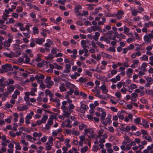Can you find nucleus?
Wrapping results in <instances>:
<instances>
[{
    "mask_svg": "<svg viewBox=\"0 0 153 153\" xmlns=\"http://www.w3.org/2000/svg\"><path fill=\"white\" fill-rule=\"evenodd\" d=\"M2 69L0 70V72L3 73L4 72H7L10 70L12 71L13 69L12 65L9 64H6L1 66Z\"/></svg>",
    "mask_w": 153,
    "mask_h": 153,
    "instance_id": "f257e3e1",
    "label": "nucleus"
},
{
    "mask_svg": "<svg viewBox=\"0 0 153 153\" xmlns=\"http://www.w3.org/2000/svg\"><path fill=\"white\" fill-rule=\"evenodd\" d=\"M81 108L80 109V112L82 113H85V110L88 108V107L87 105L85 104L82 103V102H80Z\"/></svg>",
    "mask_w": 153,
    "mask_h": 153,
    "instance_id": "f03ea898",
    "label": "nucleus"
},
{
    "mask_svg": "<svg viewBox=\"0 0 153 153\" xmlns=\"http://www.w3.org/2000/svg\"><path fill=\"white\" fill-rule=\"evenodd\" d=\"M130 10L131 12V15L134 16H136L137 15L138 13H141V12L138 10L137 9L133 8V7H131Z\"/></svg>",
    "mask_w": 153,
    "mask_h": 153,
    "instance_id": "7ed1b4c3",
    "label": "nucleus"
},
{
    "mask_svg": "<svg viewBox=\"0 0 153 153\" xmlns=\"http://www.w3.org/2000/svg\"><path fill=\"white\" fill-rule=\"evenodd\" d=\"M35 40V43L39 45H41L42 44V43L44 42L45 41V39L41 38L40 39L38 38H36Z\"/></svg>",
    "mask_w": 153,
    "mask_h": 153,
    "instance_id": "20e7f679",
    "label": "nucleus"
},
{
    "mask_svg": "<svg viewBox=\"0 0 153 153\" xmlns=\"http://www.w3.org/2000/svg\"><path fill=\"white\" fill-rule=\"evenodd\" d=\"M45 82L47 84L46 85V87L48 88H50L53 84L54 82L53 81H48L46 80H45Z\"/></svg>",
    "mask_w": 153,
    "mask_h": 153,
    "instance_id": "39448f33",
    "label": "nucleus"
},
{
    "mask_svg": "<svg viewBox=\"0 0 153 153\" xmlns=\"http://www.w3.org/2000/svg\"><path fill=\"white\" fill-rule=\"evenodd\" d=\"M112 123V121L110 118H108L107 117L105 121L103 120L102 122V123L105 126H106L107 124L108 123L109 125H110Z\"/></svg>",
    "mask_w": 153,
    "mask_h": 153,
    "instance_id": "423d86ee",
    "label": "nucleus"
},
{
    "mask_svg": "<svg viewBox=\"0 0 153 153\" xmlns=\"http://www.w3.org/2000/svg\"><path fill=\"white\" fill-rule=\"evenodd\" d=\"M15 88V86L13 85H12L7 87V89L9 94H10L12 92H13Z\"/></svg>",
    "mask_w": 153,
    "mask_h": 153,
    "instance_id": "0eeeda50",
    "label": "nucleus"
},
{
    "mask_svg": "<svg viewBox=\"0 0 153 153\" xmlns=\"http://www.w3.org/2000/svg\"><path fill=\"white\" fill-rule=\"evenodd\" d=\"M142 122L143 124H140L142 125L145 128H148L149 126L148 124V122L146 120L144 119H142Z\"/></svg>",
    "mask_w": 153,
    "mask_h": 153,
    "instance_id": "6e6552de",
    "label": "nucleus"
},
{
    "mask_svg": "<svg viewBox=\"0 0 153 153\" xmlns=\"http://www.w3.org/2000/svg\"><path fill=\"white\" fill-rule=\"evenodd\" d=\"M102 10V8L101 7H99L97 8H95L94 10V11H93L92 13L94 15H96L99 11V10Z\"/></svg>",
    "mask_w": 153,
    "mask_h": 153,
    "instance_id": "1a4fd4ad",
    "label": "nucleus"
},
{
    "mask_svg": "<svg viewBox=\"0 0 153 153\" xmlns=\"http://www.w3.org/2000/svg\"><path fill=\"white\" fill-rule=\"evenodd\" d=\"M100 36V34L98 32H96L95 33V35L93 37L94 39L96 41H97L99 39V37Z\"/></svg>",
    "mask_w": 153,
    "mask_h": 153,
    "instance_id": "9d476101",
    "label": "nucleus"
},
{
    "mask_svg": "<svg viewBox=\"0 0 153 153\" xmlns=\"http://www.w3.org/2000/svg\"><path fill=\"white\" fill-rule=\"evenodd\" d=\"M48 119V117L46 115H44L41 120L42 123H46V120Z\"/></svg>",
    "mask_w": 153,
    "mask_h": 153,
    "instance_id": "9b49d317",
    "label": "nucleus"
},
{
    "mask_svg": "<svg viewBox=\"0 0 153 153\" xmlns=\"http://www.w3.org/2000/svg\"><path fill=\"white\" fill-rule=\"evenodd\" d=\"M144 41L146 42H149L151 41V40L149 38L148 35H145L143 37Z\"/></svg>",
    "mask_w": 153,
    "mask_h": 153,
    "instance_id": "f8f14e48",
    "label": "nucleus"
},
{
    "mask_svg": "<svg viewBox=\"0 0 153 153\" xmlns=\"http://www.w3.org/2000/svg\"><path fill=\"white\" fill-rule=\"evenodd\" d=\"M127 1L129 2L133 3L134 1L135 4L137 5H138L139 6H141L142 5V4L140 2L136 1L135 0L133 1V0H127Z\"/></svg>",
    "mask_w": 153,
    "mask_h": 153,
    "instance_id": "ddd939ff",
    "label": "nucleus"
},
{
    "mask_svg": "<svg viewBox=\"0 0 153 153\" xmlns=\"http://www.w3.org/2000/svg\"><path fill=\"white\" fill-rule=\"evenodd\" d=\"M5 82L7 83V85H9L10 84H14V81L13 79H9V82H8L7 81H6Z\"/></svg>",
    "mask_w": 153,
    "mask_h": 153,
    "instance_id": "4468645a",
    "label": "nucleus"
},
{
    "mask_svg": "<svg viewBox=\"0 0 153 153\" xmlns=\"http://www.w3.org/2000/svg\"><path fill=\"white\" fill-rule=\"evenodd\" d=\"M53 65H54L55 68L57 69H58V70H59V69H62L63 68L62 66H61V65H59L57 64L56 63H54Z\"/></svg>",
    "mask_w": 153,
    "mask_h": 153,
    "instance_id": "2eb2a0df",
    "label": "nucleus"
},
{
    "mask_svg": "<svg viewBox=\"0 0 153 153\" xmlns=\"http://www.w3.org/2000/svg\"><path fill=\"white\" fill-rule=\"evenodd\" d=\"M54 118V117L51 118H49L48 119V120L47 122V124L48 125L50 126H51L53 125V120L52 119Z\"/></svg>",
    "mask_w": 153,
    "mask_h": 153,
    "instance_id": "dca6fc26",
    "label": "nucleus"
},
{
    "mask_svg": "<svg viewBox=\"0 0 153 153\" xmlns=\"http://www.w3.org/2000/svg\"><path fill=\"white\" fill-rule=\"evenodd\" d=\"M146 80L148 83H149L150 85H151L153 82V79L151 77H148L146 78Z\"/></svg>",
    "mask_w": 153,
    "mask_h": 153,
    "instance_id": "f3484780",
    "label": "nucleus"
},
{
    "mask_svg": "<svg viewBox=\"0 0 153 153\" xmlns=\"http://www.w3.org/2000/svg\"><path fill=\"white\" fill-rule=\"evenodd\" d=\"M106 115V114L105 112H103L101 113V116L100 117V118L102 121L105 120Z\"/></svg>",
    "mask_w": 153,
    "mask_h": 153,
    "instance_id": "a211bd4d",
    "label": "nucleus"
},
{
    "mask_svg": "<svg viewBox=\"0 0 153 153\" xmlns=\"http://www.w3.org/2000/svg\"><path fill=\"white\" fill-rule=\"evenodd\" d=\"M86 127V126L83 124V123H81V124L79 125V129L80 130H82L85 127Z\"/></svg>",
    "mask_w": 153,
    "mask_h": 153,
    "instance_id": "6ab92c4d",
    "label": "nucleus"
},
{
    "mask_svg": "<svg viewBox=\"0 0 153 153\" xmlns=\"http://www.w3.org/2000/svg\"><path fill=\"white\" fill-rule=\"evenodd\" d=\"M79 95L83 97L84 99L87 98V95L82 91H81L80 92Z\"/></svg>",
    "mask_w": 153,
    "mask_h": 153,
    "instance_id": "aec40b11",
    "label": "nucleus"
},
{
    "mask_svg": "<svg viewBox=\"0 0 153 153\" xmlns=\"http://www.w3.org/2000/svg\"><path fill=\"white\" fill-rule=\"evenodd\" d=\"M93 148L94 149L92 150L94 152H97L98 150H100V148L99 147L98 145H94Z\"/></svg>",
    "mask_w": 153,
    "mask_h": 153,
    "instance_id": "412c9836",
    "label": "nucleus"
},
{
    "mask_svg": "<svg viewBox=\"0 0 153 153\" xmlns=\"http://www.w3.org/2000/svg\"><path fill=\"white\" fill-rule=\"evenodd\" d=\"M88 147L85 146L83 148L81 149V152L82 153H85L88 150Z\"/></svg>",
    "mask_w": 153,
    "mask_h": 153,
    "instance_id": "4be33fe9",
    "label": "nucleus"
},
{
    "mask_svg": "<svg viewBox=\"0 0 153 153\" xmlns=\"http://www.w3.org/2000/svg\"><path fill=\"white\" fill-rule=\"evenodd\" d=\"M72 134L74 135L78 136L79 135L80 132L79 131L74 130L72 131Z\"/></svg>",
    "mask_w": 153,
    "mask_h": 153,
    "instance_id": "5701e85b",
    "label": "nucleus"
},
{
    "mask_svg": "<svg viewBox=\"0 0 153 153\" xmlns=\"http://www.w3.org/2000/svg\"><path fill=\"white\" fill-rule=\"evenodd\" d=\"M74 105L73 104H70L68 105L69 110L71 112H72L73 111L71 110L74 109Z\"/></svg>",
    "mask_w": 153,
    "mask_h": 153,
    "instance_id": "b1692460",
    "label": "nucleus"
},
{
    "mask_svg": "<svg viewBox=\"0 0 153 153\" xmlns=\"http://www.w3.org/2000/svg\"><path fill=\"white\" fill-rule=\"evenodd\" d=\"M124 82H120L117 83V87L118 89H120L122 87L123 83H124Z\"/></svg>",
    "mask_w": 153,
    "mask_h": 153,
    "instance_id": "393cba45",
    "label": "nucleus"
},
{
    "mask_svg": "<svg viewBox=\"0 0 153 153\" xmlns=\"http://www.w3.org/2000/svg\"><path fill=\"white\" fill-rule=\"evenodd\" d=\"M1 78L0 79V85H2V84L4 83L6 81V79L1 76Z\"/></svg>",
    "mask_w": 153,
    "mask_h": 153,
    "instance_id": "a878e982",
    "label": "nucleus"
},
{
    "mask_svg": "<svg viewBox=\"0 0 153 153\" xmlns=\"http://www.w3.org/2000/svg\"><path fill=\"white\" fill-rule=\"evenodd\" d=\"M74 91V89L72 88H70L69 89V91L67 92V94L69 95H71L73 94Z\"/></svg>",
    "mask_w": 153,
    "mask_h": 153,
    "instance_id": "bb28decb",
    "label": "nucleus"
},
{
    "mask_svg": "<svg viewBox=\"0 0 153 153\" xmlns=\"http://www.w3.org/2000/svg\"><path fill=\"white\" fill-rule=\"evenodd\" d=\"M23 9L22 7L21 6H18L16 9V11L18 13L22 12L23 11Z\"/></svg>",
    "mask_w": 153,
    "mask_h": 153,
    "instance_id": "cd10ccee",
    "label": "nucleus"
},
{
    "mask_svg": "<svg viewBox=\"0 0 153 153\" xmlns=\"http://www.w3.org/2000/svg\"><path fill=\"white\" fill-rule=\"evenodd\" d=\"M33 32L34 33L38 34L39 33V31H38V29L36 27H33Z\"/></svg>",
    "mask_w": 153,
    "mask_h": 153,
    "instance_id": "c85d7f7f",
    "label": "nucleus"
},
{
    "mask_svg": "<svg viewBox=\"0 0 153 153\" xmlns=\"http://www.w3.org/2000/svg\"><path fill=\"white\" fill-rule=\"evenodd\" d=\"M15 51H16V53H17L18 55H20L21 54V49L20 48H18L15 49Z\"/></svg>",
    "mask_w": 153,
    "mask_h": 153,
    "instance_id": "c756f323",
    "label": "nucleus"
},
{
    "mask_svg": "<svg viewBox=\"0 0 153 153\" xmlns=\"http://www.w3.org/2000/svg\"><path fill=\"white\" fill-rule=\"evenodd\" d=\"M131 98L135 99L138 96V94L136 93H133L131 94Z\"/></svg>",
    "mask_w": 153,
    "mask_h": 153,
    "instance_id": "7c9ffc66",
    "label": "nucleus"
},
{
    "mask_svg": "<svg viewBox=\"0 0 153 153\" xmlns=\"http://www.w3.org/2000/svg\"><path fill=\"white\" fill-rule=\"evenodd\" d=\"M124 33L126 34H127L128 33L129 31V29L127 27H126L125 26H124Z\"/></svg>",
    "mask_w": 153,
    "mask_h": 153,
    "instance_id": "2f4dec72",
    "label": "nucleus"
},
{
    "mask_svg": "<svg viewBox=\"0 0 153 153\" xmlns=\"http://www.w3.org/2000/svg\"><path fill=\"white\" fill-rule=\"evenodd\" d=\"M3 55L7 57H9L10 58H13V56H12L11 53H8L7 52H4L3 53Z\"/></svg>",
    "mask_w": 153,
    "mask_h": 153,
    "instance_id": "473e14b6",
    "label": "nucleus"
},
{
    "mask_svg": "<svg viewBox=\"0 0 153 153\" xmlns=\"http://www.w3.org/2000/svg\"><path fill=\"white\" fill-rule=\"evenodd\" d=\"M104 56L105 58L109 59H111L112 58V56L109 54H107L105 53H104Z\"/></svg>",
    "mask_w": 153,
    "mask_h": 153,
    "instance_id": "72a5a7b5",
    "label": "nucleus"
},
{
    "mask_svg": "<svg viewBox=\"0 0 153 153\" xmlns=\"http://www.w3.org/2000/svg\"><path fill=\"white\" fill-rule=\"evenodd\" d=\"M115 95L117 97V98L119 99H121L122 97V96L121 95V94L120 92H117L115 93Z\"/></svg>",
    "mask_w": 153,
    "mask_h": 153,
    "instance_id": "f704fd0d",
    "label": "nucleus"
},
{
    "mask_svg": "<svg viewBox=\"0 0 153 153\" xmlns=\"http://www.w3.org/2000/svg\"><path fill=\"white\" fill-rule=\"evenodd\" d=\"M55 145V147L57 148H59L60 147V144L59 143V141H56L54 143Z\"/></svg>",
    "mask_w": 153,
    "mask_h": 153,
    "instance_id": "c9c22d12",
    "label": "nucleus"
},
{
    "mask_svg": "<svg viewBox=\"0 0 153 153\" xmlns=\"http://www.w3.org/2000/svg\"><path fill=\"white\" fill-rule=\"evenodd\" d=\"M145 139L148 141L151 142L152 141L151 137L150 136H146L144 137Z\"/></svg>",
    "mask_w": 153,
    "mask_h": 153,
    "instance_id": "e433bc0d",
    "label": "nucleus"
},
{
    "mask_svg": "<svg viewBox=\"0 0 153 153\" xmlns=\"http://www.w3.org/2000/svg\"><path fill=\"white\" fill-rule=\"evenodd\" d=\"M95 84H96V85H97V86L95 87V88L97 89V88H99V86H98L100 84V81L97 80H96L95 82Z\"/></svg>",
    "mask_w": 153,
    "mask_h": 153,
    "instance_id": "4c0bfd02",
    "label": "nucleus"
},
{
    "mask_svg": "<svg viewBox=\"0 0 153 153\" xmlns=\"http://www.w3.org/2000/svg\"><path fill=\"white\" fill-rule=\"evenodd\" d=\"M4 47H9L10 46V44L6 41L4 42Z\"/></svg>",
    "mask_w": 153,
    "mask_h": 153,
    "instance_id": "58836bf2",
    "label": "nucleus"
},
{
    "mask_svg": "<svg viewBox=\"0 0 153 153\" xmlns=\"http://www.w3.org/2000/svg\"><path fill=\"white\" fill-rule=\"evenodd\" d=\"M126 48L128 50H130L133 49L134 48V46L133 45L130 44L129 45V46H128Z\"/></svg>",
    "mask_w": 153,
    "mask_h": 153,
    "instance_id": "ea45409f",
    "label": "nucleus"
},
{
    "mask_svg": "<svg viewBox=\"0 0 153 153\" xmlns=\"http://www.w3.org/2000/svg\"><path fill=\"white\" fill-rule=\"evenodd\" d=\"M20 142L22 143L23 145H25L26 146L28 145V142H26L25 140L23 139H22L20 140Z\"/></svg>",
    "mask_w": 153,
    "mask_h": 153,
    "instance_id": "a19ab883",
    "label": "nucleus"
},
{
    "mask_svg": "<svg viewBox=\"0 0 153 153\" xmlns=\"http://www.w3.org/2000/svg\"><path fill=\"white\" fill-rule=\"evenodd\" d=\"M130 86L131 89L136 88H137V85L133 83L131 84Z\"/></svg>",
    "mask_w": 153,
    "mask_h": 153,
    "instance_id": "79ce46f5",
    "label": "nucleus"
},
{
    "mask_svg": "<svg viewBox=\"0 0 153 153\" xmlns=\"http://www.w3.org/2000/svg\"><path fill=\"white\" fill-rule=\"evenodd\" d=\"M5 106L7 108L9 109V108H12L13 106L10 104L7 103L5 104Z\"/></svg>",
    "mask_w": 153,
    "mask_h": 153,
    "instance_id": "37998d69",
    "label": "nucleus"
},
{
    "mask_svg": "<svg viewBox=\"0 0 153 153\" xmlns=\"http://www.w3.org/2000/svg\"><path fill=\"white\" fill-rule=\"evenodd\" d=\"M146 91L147 94H153V90H146Z\"/></svg>",
    "mask_w": 153,
    "mask_h": 153,
    "instance_id": "c03bdc74",
    "label": "nucleus"
},
{
    "mask_svg": "<svg viewBox=\"0 0 153 153\" xmlns=\"http://www.w3.org/2000/svg\"><path fill=\"white\" fill-rule=\"evenodd\" d=\"M143 19L144 20L149 21L150 19V18L148 16L145 15L143 18Z\"/></svg>",
    "mask_w": 153,
    "mask_h": 153,
    "instance_id": "a18cd8bd",
    "label": "nucleus"
},
{
    "mask_svg": "<svg viewBox=\"0 0 153 153\" xmlns=\"http://www.w3.org/2000/svg\"><path fill=\"white\" fill-rule=\"evenodd\" d=\"M140 101L143 104H146L147 103V101L145 99L142 98L140 99Z\"/></svg>",
    "mask_w": 153,
    "mask_h": 153,
    "instance_id": "49530a36",
    "label": "nucleus"
},
{
    "mask_svg": "<svg viewBox=\"0 0 153 153\" xmlns=\"http://www.w3.org/2000/svg\"><path fill=\"white\" fill-rule=\"evenodd\" d=\"M84 51L85 52L84 55L85 56H88L89 55V54L88 53V50L86 48H84Z\"/></svg>",
    "mask_w": 153,
    "mask_h": 153,
    "instance_id": "de8ad7c7",
    "label": "nucleus"
},
{
    "mask_svg": "<svg viewBox=\"0 0 153 153\" xmlns=\"http://www.w3.org/2000/svg\"><path fill=\"white\" fill-rule=\"evenodd\" d=\"M76 24L77 25L80 26L83 25L84 24L83 22L80 20L77 21L76 22Z\"/></svg>",
    "mask_w": 153,
    "mask_h": 153,
    "instance_id": "09e8293b",
    "label": "nucleus"
},
{
    "mask_svg": "<svg viewBox=\"0 0 153 153\" xmlns=\"http://www.w3.org/2000/svg\"><path fill=\"white\" fill-rule=\"evenodd\" d=\"M65 0H63V1H62L61 0H58L57 2L59 4H61L64 5L65 4Z\"/></svg>",
    "mask_w": 153,
    "mask_h": 153,
    "instance_id": "8fccbe9b",
    "label": "nucleus"
},
{
    "mask_svg": "<svg viewBox=\"0 0 153 153\" xmlns=\"http://www.w3.org/2000/svg\"><path fill=\"white\" fill-rule=\"evenodd\" d=\"M30 61V58L28 57H26L24 61V62L25 63L28 64L29 63V62Z\"/></svg>",
    "mask_w": 153,
    "mask_h": 153,
    "instance_id": "3c124183",
    "label": "nucleus"
},
{
    "mask_svg": "<svg viewBox=\"0 0 153 153\" xmlns=\"http://www.w3.org/2000/svg\"><path fill=\"white\" fill-rule=\"evenodd\" d=\"M91 45L95 49L97 48V46L95 44V43L94 41H92L91 42Z\"/></svg>",
    "mask_w": 153,
    "mask_h": 153,
    "instance_id": "603ef678",
    "label": "nucleus"
},
{
    "mask_svg": "<svg viewBox=\"0 0 153 153\" xmlns=\"http://www.w3.org/2000/svg\"><path fill=\"white\" fill-rule=\"evenodd\" d=\"M32 118V116L30 114H28L26 116L25 119L29 120Z\"/></svg>",
    "mask_w": 153,
    "mask_h": 153,
    "instance_id": "864d4df0",
    "label": "nucleus"
},
{
    "mask_svg": "<svg viewBox=\"0 0 153 153\" xmlns=\"http://www.w3.org/2000/svg\"><path fill=\"white\" fill-rule=\"evenodd\" d=\"M110 108L112 111H114V112H117V109L115 108L114 107L111 106V107Z\"/></svg>",
    "mask_w": 153,
    "mask_h": 153,
    "instance_id": "5fc2aeb1",
    "label": "nucleus"
},
{
    "mask_svg": "<svg viewBox=\"0 0 153 153\" xmlns=\"http://www.w3.org/2000/svg\"><path fill=\"white\" fill-rule=\"evenodd\" d=\"M137 10H139L141 12H143L144 11V9L142 7H140V6H137Z\"/></svg>",
    "mask_w": 153,
    "mask_h": 153,
    "instance_id": "6e6d98bb",
    "label": "nucleus"
},
{
    "mask_svg": "<svg viewBox=\"0 0 153 153\" xmlns=\"http://www.w3.org/2000/svg\"><path fill=\"white\" fill-rule=\"evenodd\" d=\"M15 148L16 150H21V147L20 146L19 143H18L17 144L15 147Z\"/></svg>",
    "mask_w": 153,
    "mask_h": 153,
    "instance_id": "4d7b16f0",
    "label": "nucleus"
},
{
    "mask_svg": "<svg viewBox=\"0 0 153 153\" xmlns=\"http://www.w3.org/2000/svg\"><path fill=\"white\" fill-rule=\"evenodd\" d=\"M9 92H8L7 91H5L3 93H2V95H3V96L5 97H7L9 95Z\"/></svg>",
    "mask_w": 153,
    "mask_h": 153,
    "instance_id": "13d9d810",
    "label": "nucleus"
},
{
    "mask_svg": "<svg viewBox=\"0 0 153 153\" xmlns=\"http://www.w3.org/2000/svg\"><path fill=\"white\" fill-rule=\"evenodd\" d=\"M117 34L120 37L122 38L123 39H125L126 38V36L124 34L121 33L120 34H119L118 33H117Z\"/></svg>",
    "mask_w": 153,
    "mask_h": 153,
    "instance_id": "bf43d9fd",
    "label": "nucleus"
},
{
    "mask_svg": "<svg viewBox=\"0 0 153 153\" xmlns=\"http://www.w3.org/2000/svg\"><path fill=\"white\" fill-rule=\"evenodd\" d=\"M47 58L49 59H51L53 58V56L51 53H49L47 56Z\"/></svg>",
    "mask_w": 153,
    "mask_h": 153,
    "instance_id": "052dcab7",
    "label": "nucleus"
},
{
    "mask_svg": "<svg viewBox=\"0 0 153 153\" xmlns=\"http://www.w3.org/2000/svg\"><path fill=\"white\" fill-rule=\"evenodd\" d=\"M22 111L25 110H26L28 108V107L26 105H22Z\"/></svg>",
    "mask_w": 153,
    "mask_h": 153,
    "instance_id": "680f3d73",
    "label": "nucleus"
},
{
    "mask_svg": "<svg viewBox=\"0 0 153 153\" xmlns=\"http://www.w3.org/2000/svg\"><path fill=\"white\" fill-rule=\"evenodd\" d=\"M86 74L90 76H92V74L91 72L89 71H86L85 72Z\"/></svg>",
    "mask_w": 153,
    "mask_h": 153,
    "instance_id": "e2e57ef3",
    "label": "nucleus"
},
{
    "mask_svg": "<svg viewBox=\"0 0 153 153\" xmlns=\"http://www.w3.org/2000/svg\"><path fill=\"white\" fill-rule=\"evenodd\" d=\"M143 60L145 61H147L148 60V57L146 55H144L142 57Z\"/></svg>",
    "mask_w": 153,
    "mask_h": 153,
    "instance_id": "0e129e2a",
    "label": "nucleus"
},
{
    "mask_svg": "<svg viewBox=\"0 0 153 153\" xmlns=\"http://www.w3.org/2000/svg\"><path fill=\"white\" fill-rule=\"evenodd\" d=\"M65 116L67 117H69L71 115V114L68 111H65L64 112Z\"/></svg>",
    "mask_w": 153,
    "mask_h": 153,
    "instance_id": "69168bd1",
    "label": "nucleus"
},
{
    "mask_svg": "<svg viewBox=\"0 0 153 153\" xmlns=\"http://www.w3.org/2000/svg\"><path fill=\"white\" fill-rule=\"evenodd\" d=\"M134 121L137 123L140 124L139 123L140 122L141 120L139 117H137L135 119Z\"/></svg>",
    "mask_w": 153,
    "mask_h": 153,
    "instance_id": "338daca9",
    "label": "nucleus"
},
{
    "mask_svg": "<svg viewBox=\"0 0 153 153\" xmlns=\"http://www.w3.org/2000/svg\"><path fill=\"white\" fill-rule=\"evenodd\" d=\"M45 94L46 96L49 95L51 93V91L48 89H46L45 91Z\"/></svg>",
    "mask_w": 153,
    "mask_h": 153,
    "instance_id": "774afa93",
    "label": "nucleus"
}]
</instances>
